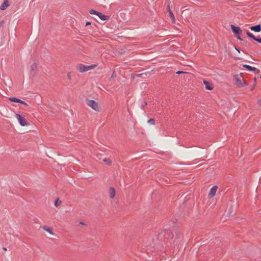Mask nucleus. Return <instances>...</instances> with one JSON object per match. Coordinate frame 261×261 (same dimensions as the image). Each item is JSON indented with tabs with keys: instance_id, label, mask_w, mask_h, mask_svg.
Wrapping results in <instances>:
<instances>
[{
	"instance_id": "nucleus-1",
	"label": "nucleus",
	"mask_w": 261,
	"mask_h": 261,
	"mask_svg": "<svg viewBox=\"0 0 261 261\" xmlns=\"http://www.w3.org/2000/svg\"><path fill=\"white\" fill-rule=\"evenodd\" d=\"M96 66V65H85L84 64H79L76 66V69L80 72H84L85 71H87L91 69L94 68Z\"/></svg>"
},
{
	"instance_id": "nucleus-2",
	"label": "nucleus",
	"mask_w": 261,
	"mask_h": 261,
	"mask_svg": "<svg viewBox=\"0 0 261 261\" xmlns=\"http://www.w3.org/2000/svg\"><path fill=\"white\" fill-rule=\"evenodd\" d=\"M234 79L236 81V85H237L238 87H243L245 86L248 85V83H246L245 81L242 80L241 79V75H239L238 74L234 75Z\"/></svg>"
},
{
	"instance_id": "nucleus-3",
	"label": "nucleus",
	"mask_w": 261,
	"mask_h": 261,
	"mask_svg": "<svg viewBox=\"0 0 261 261\" xmlns=\"http://www.w3.org/2000/svg\"><path fill=\"white\" fill-rule=\"evenodd\" d=\"M87 105L91 107L93 110L99 112V107L97 102H96L94 100H90L88 99H86Z\"/></svg>"
},
{
	"instance_id": "nucleus-4",
	"label": "nucleus",
	"mask_w": 261,
	"mask_h": 261,
	"mask_svg": "<svg viewBox=\"0 0 261 261\" xmlns=\"http://www.w3.org/2000/svg\"><path fill=\"white\" fill-rule=\"evenodd\" d=\"M230 28L233 34L235 35H238V36H237V39L242 41L243 39L240 36L242 33V31L241 30L240 28L233 24L230 25Z\"/></svg>"
},
{
	"instance_id": "nucleus-5",
	"label": "nucleus",
	"mask_w": 261,
	"mask_h": 261,
	"mask_svg": "<svg viewBox=\"0 0 261 261\" xmlns=\"http://www.w3.org/2000/svg\"><path fill=\"white\" fill-rule=\"evenodd\" d=\"M16 117L17 118L19 124L21 126H28L29 125V123L27 121V120L22 116H21L19 114H16Z\"/></svg>"
},
{
	"instance_id": "nucleus-6",
	"label": "nucleus",
	"mask_w": 261,
	"mask_h": 261,
	"mask_svg": "<svg viewBox=\"0 0 261 261\" xmlns=\"http://www.w3.org/2000/svg\"><path fill=\"white\" fill-rule=\"evenodd\" d=\"M242 66L245 68L247 70L253 72L255 74H258L260 72V70L257 68L252 67L250 65L246 64H243Z\"/></svg>"
},
{
	"instance_id": "nucleus-7",
	"label": "nucleus",
	"mask_w": 261,
	"mask_h": 261,
	"mask_svg": "<svg viewBox=\"0 0 261 261\" xmlns=\"http://www.w3.org/2000/svg\"><path fill=\"white\" fill-rule=\"evenodd\" d=\"M218 189V187L217 186H213L210 190V191L208 193V197L210 198L213 197L215 194Z\"/></svg>"
},
{
	"instance_id": "nucleus-8",
	"label": "nucleus",
	"mask_w": 261,
	"mask_h": 261,
	"mask_svg": "<svg viewBox=\"0 0 261 261\" xmlns=\"http://www.w3.org/2000/svg\"><path fill=\"white\" fill-rule=\"evenodd\" d=\"M250 29L255 32H259L261 31V25L260 24L253 25L250 27Z\"/></svg>"
},
{
	"instance_id": "nucleus-9",
	"label": "nucleus",
	"mask_w": 261,
	"mask_h": 261,
	"mask_svg": "<svg viewBox=\"0 0 261 261\" xmlns=\"http://www.w3.org/2000/svg\"><path fill=\"white\" fill-rule=\"evenodd\" d=\"M38 65L36 63H33L31 66V74L35 75L36 74Z\"/></svg>"
},
{
	"instance_id": "nucleus-10",
	"label": "nucleus",
	"mask_w": 261,
	"mask_h": 261,
	"mask_svg": "<svg viewBox=\"0 0 261 261\" xmlns=\"http://www.w3.org/2000/svg\"><path fill=\"white\" fill-rule=\"evenodd\" d=\"M10 5V4L8 0H4L3 4L0 6V10H6Z\"/></svg>"
},
{
	"instance_id": "nucleus-11",
	"label": "nucleus",
	"mask_w": 261,
	"mask_h": 261,
	"mask_svg": "<svg viewBox=\"0 0 261 261\" xmlns=\"http://www.w3.org/2000/svg\"><path fill=\"white\" fill-rule=\"evenodd\" d=\"M203 83L205 86V89L208 90H212L213 89V86L211 83L205 80L203 81Z\"/></svg>"
},
{
	"instance_id": "nucleus-12",
	"label": "nucleus",
	"mask_w": 261,
	"mask_h": 261,
	"mask_svg": "<svg viewBox=\"0 0 261 261\" xmlns=\"http://www.w3.org/2000/svg\"><path fill=\"white\" fill-rule=\"evenodd\" d=\"M115 190L113 187H111L109 189L110 197L111 198H113L115 196Z\"/></svg>"
},
{
	"instance_id": "nucleus-13",
	"label": "nucleus",
	"mask_w": 261,
	"mask_h": 261,
	"mask_svg": "<svg viewBox=\"0 0 261 261\" xmlns=\"http://www.w3.org/2000/svg\"><path fill=\"white\" fill-rule=\"evenodd\" d=\"M99 18L102 20H107L109 19L110 16L108 15H105L101 13H100L98 16Z\"/></svg>"
},
{
	"instance_id": "nucleus-14",
	"label": "nucleus",
	"mask_w": 261,
	"mask_h": 261,
	"mask_svg": "<svg viewBox=\"0 0 261 261\" xmlns=\"http://www.w3.org/2000/svg\"><path fill=\"white\" fill-rule=\"evenodd\" d=\"M9 99L10 101L13 102H16V103H19L20 101H21V99H18L16 97H10V98H9Z\"/></svg>"
},
{
	"instance_id": "nucleus-15",
	"label": "nucleus",
	"mask_w": 261,
	"mask_h": 261,
	"mask_svg": "<svg viewBox=\"0 0 261 261\" xmlns=\"http://www.w3.org/2000/svg\"><path fill=\"white\" fill-rule=\"evenodd\" d=\"M42 228L47 231L48 232H49L50 234L51 235H54V233H53V231H52V228H48L46 226H44L42 227Z\"/></svg>"
},
{
	"instance_id": "nucleus-16",
	"label": "nucleus",
	"mask_w": 261,
	"mask_h": 261,
	"mask_svg": "<svg viewBox=\"0 0 261 261\" xmlns=\"http://www.w3.org/2000/svg\"><path fill=\"white\" fill-rule=\"evenodd\" d=\"M168 11H169V15H170L171 18L172 19V20L174 22H175V17H174V15L173 13L172 12V11H171V10L170 9L169 6H168Z\"/></svg>"
},
{
	"instance_id": "nucleus-17",
	"label": "nucleus",
	"mask_w": 261,
	"mask_h": 261,
	"mask_svg": "<svg viewBox=\"0 0 261 261\" xmlns=\"http://www.w3.org/2000/svg\"><path fill=\"white\" fill-rule=\"evenodd\" d=\"M250 38H252L254 41L261 43V38L256 37L253 34H252V37H251Z\"/></svg>"
},
{
	"instance_id": "nucleus-18",
	"label": "nucleus",
	"mask_w": 261,
	"mask_h": 261,
	"mask_svg": "<svg viewBox=\"0 0 261 261\" xmlns=\"http://www.w3.org/2000/svg\"><path fill=\"white\" fill-rule=\"evenodd\" d=\"M89 13L90 14H95V15H97L98 16H99V14L100 13V12H99L95 10H93V9H91L89 11Z\"/></svg>"
},
{
	"instance_id": "nucleus-19",
	"label": "nucleus",
	"mask_w": 261,
	"mask_h": 261,
	"mask_svg": "<svg viewBox=\"0 0 261 261\" xmlns=\"http://www.w3.org/2000/svg\"><path fill=\"white\" fill-rule=\"evenodd\" d=\"M103 161L106 164L110 166L112 164L111 161L109 159L105 158L103 160Z\"/></svg>"
},
{
	"instance_id": "nucleus-20",
	"label": "nucleus",
	"mask_w": 261,
	"mask_h": 261,
	"mask_svg": "<svg viewBox=\"0 0 261 261\" xmlns=\"http://www.w3.org/2000/svg\"><path fill=\"white\" fill-rule=\"evenodd\" d=\"M61 203V201L59 200V198H57L55 202V205L57 207L59 206Z\"/></svg>"
},
{
	"instance_id": "nucleus-21",
	"label": "nucleus",
	"mask_w": 261,
	"mask_h": 261,
	"mask_svg": "<svg viewBox=\"0 0 261 261\" xmlns=\"http://www.w3.org/2000/svg\"><path fill=\"white\" fill-rule=\"evenodd\" d=\"M147 122L150 124L154 125L155 124V120L153 118H150L148 120Z\"/></svg>"
},
{
	"instance_id": "nucleus-22",
	"label": "nucleus",
	"mask_w": 261,
	"mask_h": 261,
	"mask_svg": "<svg viewBox=\"0 0 261 261\" xmlns=\"http://www.w3.org/2000/svg\"><path fill=\"white\" fill-rule=\"evenodd\" d=\"M246 34H247V36H248V37H250V38L251 37H252V33H250V32H249V31H247V32H246Z\"/></svg>"
},
{
	"instance_id": "nucleus-23",
	"label": "nucleus",
	"mask_w": 261,
	"mask_h": 261,
	"mask_svg": "<svg viewBox=\"0 0 261 261\" xmlns=\"http://www.w3.org/2000/svg\"><path fill=\"white\" fill-rule=\"evenodd\" d=\"M147 105V102L146 101H144L142 103V108H143L145 106Z\"/></svg>"
},
{
	"instance_id": "nucleus-24",
	"label": "nucleus",
	"mask_w": 261,
	"mask_h": 261,
	"mask_svg": "<svg viewBox=\"0 0 261 261\" xmlns=\"http://www.w3.org/2000/svg\"><path fill=\"white\" fill-rule=\"evenodd\" d=\"M67 75L69 80H71V75L70 72L68 73Z\"/></svg>"
},
{
	"instance_id": "nucleus-25",
	"label": "nucleus",
	"mask_w": 261,
	"mask_h": 261,
	"mask_svg": "<svg viewBox=\"0 0 261 261\" xmlns=\"http://www.w3.org/2000/svg\"><path fill=\"white\" fill-rule=\"evenodd\" d=\"M19 103H21V104H22V105H24V106H28V104H27L25 101H22V100H21V101H20V102H19Z\"/></svg>"
},
{
	"instance_id": "nucleus-26",
	"label": "nucleus",
	"mask_w": 261,
	"mask_h": 261,
	"mask_svg": "<svg viewBox=\"0 0 261 261\" xmlns=\"http://www.w3.org/2000/svg\"><path fill=\"white\" fill-rule=\"evenodd\" d=\"M186 73V72H184V71H178L176 72V74H179L181 73Z\"/></svg>"
},
{
	"instance_id": "nucleus-27",
	"label": "nucleus",
	"mask_w": 261,
	"mask_h": 261,
	"mask_svg": "<svg viewBox=\"0 0 261 261\" xmlns=\"http://www.w3.org/2000/svg\"><path fill=\"white\" fill-rule=\"evenodd\" d=\"M257 104L261 107V98L257 101Z\"/></svg>"
},
{
	"instance_id": "nucleus-28",
	"label": "nucleus",
	"mask_w": 261,
	"mask_h": 261,
	"mask_svg": "<svg viewBox=\"0 0 261 261\" xmlns=\"http://www.w3.org/2000/svg\"><path fill=\"white\" fill-rule=\"evenodd\" d=\"M255 86H256V84H255V83H254L253 87H252L251 88V91H252L254 90V88H255Z\"/></svg>"
},
{
	"instance_id": "nucleus-29",
	"label": "nucleus",
	"mask_w": 261,
	"mask_h": 261,
	"mask_svg": "<svg viewBox=\"0 0 261 261\" xmlns=\"http://www.w3.org/2000/svg\"><path fill=\"white\" fill-rule=\"evenodd\" d=\"M164 232H165V234H166V232H167V233L170 234V232H171V231H170V230H165V231H164Z\"/></svg>"
},
{
	"instance_id": "nucleus-30",
	"label": "nucleus",
	"mask_w": 261,
	"mask_h": 261,
	"mask_svg": "<svg viewBox=\"0 0 261 261\" xmlns=\"http://www.w3.org/2000/svg\"><path fill=\"white\" fill-rule=\"evenodd\" d=\"M91 24V22L90 21H87L86 23V26L89 25Z\"/></svg>"
},
{
	"instance_id": "nucleus-31",
	"label": "nucleus",
	"mask_w": 261,
	"mask_h": 261,
	"mask_svg": "<svg viewBox=\"0 0 261 261\" xmlns=\"http://www.w3.org/2000/svg\"><path fill=\"white\" fill-rule=\"evenodd\" d=\"M253 81H254V83L256 84V77H254Z\"/></svg>"
},
{
	"instance_id": "nucleus-32",
	"label": "nucleus",
	"mask_w": 261,
	"mask_h": 261,
	"mask_svg": "<svg viewBox=\"0 0 261 261\" xmlns=\"http://www.w3.org/2000/svg\"><path fill=\"white\" fill-rule=\"evenodd\" d=\"M4 23V21H2L1 22H0V27H2Z\"/></svg>"
},
{
	"instance_id": "nucleus-33",
	"label": "nucleus",
	"mask_w": 261,
	"mask_h": 261,
	"mask_svg": "<svg viewBox=\"0 0 261 261\" xmlns=\"http://www.w3.org/2000/svg\"><path fill=\"white\" fill-rule=\"evenodd\" d=\"M80 225H85V223L83 222H82V221L80 222Z\"/></svg>"
},
{
	"instance_id": "nucleus-34",
	"label": "nucleus",
	"mask_w": 261,
	"mask_h": 261,
	"mask_svg": "<svg viewBox=\"0 0 261 261\" xmlns=\"http://www.w3.org/2000/svg\"><path fill=\"white\" fill-rule=\"evenodd\" d=\"M236 49L237 50V51L240 53V50L238 49H237L236 47Z\"/></svg>"
},
{
	"instance_id": "nucleus-35",
	"label": "nucleus",
	"mask_w": 261,
	"mask_h": 261,
	"mask_svg": "<svg viewBox=\"0 0 261 261\" xmlns=\"http://www.w3.org/2000/svg\"><path fill=\"white\" fill-rule=\"evenodd\" d=\"M3 249H4V250H7V248H5V247H4V248H3Z\"/></svg>"
},
{
	"instance_id": "nucleus-36",
	"label": "nucleus",
	"mask_w": 261,
	"mask_h": 261,
	"mask_svg": "<svg viewBox=\"0 0 261 261\" xmlns=\"http://www.w3.org/2000/svg\"><path fill=\"white\" fill-rule=\"evenodd\" d=\"M260 78L261 79V74L260 75Z\"/></svg>"
},
{
	"instance_id": "nucleus-37",
	"label": "nucleus",
	"mask_w": 261,
	"mask_h": 261,
	"mask_svg": "<svg viewBox=\"0 0 261 261\" xmlns=\"http://www.w3.org/2000/svg\"><path fill=\"white\" fill-rule=\"evenodd\" d=\"M260 214H261V212H260Z\"/></svg>"
}]
</instances>
